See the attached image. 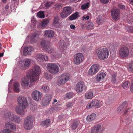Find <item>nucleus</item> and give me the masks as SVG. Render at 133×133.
<instances>
[{
	"label": "nucleus",
	"instance_id": "nucleus-63",
	"mask_svg": "<svg viewBox=\"0 0 133 133\" xmlns=\"http://www.w3.org/2000/svg\"><path fill=\"white\" fill-rule=\"evenodd\" d=\"M130 3L133 5V0H129Z\"/></svg>",
	"mask_w": 133,
	"mask_h": 133
},
{
	"label": "nucleus",
	"instance_id": "nucleus-38",
	"mask_svg": "<svg viewBox=\"0 0 133 133\" xmlns=\"http://www.w3.org/2000/svg\"><path fill=\"white\" fill-rule=\"evenodd\" d=\"M96 22L99 25H101L103 21L102 17L101 16H99L97 18Z\"/></svg>",
	"mask_w": 133,
	"mask_h": 133
},
{
	"label": "nucleus",
	"instance_id": "nucleus-1",
	"mask_svg": "<svg viewBox=\"0 0 133 133\" xmlns=\"http://www.w3.org/2000/svg\"><path fill=\"white\" fill-rule=\"evenodd\" d=\"M41 72L40 67L38 66L35 65L33 66L31 69L29 70L27 72L28 76L30 75L32 82H36L39 79V76Z\"/></svg>",
	"mask_w": 133,
	"mask_h": 133
},
{
	"label": "nucleus",
	"instance_id": "nucleus-18",
	"mask_svg": "<svg viewBox=\"0 0 133 133\" xmlns=\"http://www.w3.org/2000/svg\"><path fill=\"white\" fill-rule=\"evenodd\" d=\"M51 99V96L50 94H46L44 97L42 104L44 106L48 105Z\"/></svg>",
	"mask_w": 133,
	"mask_h": 133
},
{
	"label": "nucleus",
	"instance_id": "nucleus-32",
	"mask_svg": "<svg viewBox=\"0 0 133 133\" xmlns=\"http://www.w3.org/2000/svg\"><path fill=\"white\" fill-rule=\"evenodd\" d=\"M96 115L94 114H92L88 116L87 118V121L89 122H91L94 120L96 117Z\"/></svg>",
	"mask_w": 133,
	"mask_h": 133
},
{
	"label": "nucleus",
	"instance_id": "nucleus-2",
	"mask_svg": "<svg viewBox=\"0 0 133 133\" xmlns=\"http://www.w3.org/2000/svg\"><path fill=\"white\" fill-rule=\"evenodd\" d=\"M95 51L98 58L100 60L105 59L107 58L109 56V50L106 48L98 49L95 50Z\"/></svg>",
	"mask_w": 133,
	"mask_h": 133
},
{
	"label": "nucleus",
	"instance_id": "nucleus-45",
	"mask_svg": "<svg viewBox=\"0 0 133 133\" xmlns=\"http://www.w3.org/2000/svg\"><path fill=\"white\" fill-rule=\"evenodd\" d=\"M68 15L63 10L60 14L61 17L62 18H64L67 17Z\"/></svg>",
	"mask_w": 133,
	"mask_h": 133
},
{
	"label": "nucleus",
	"instance_id": "nucleus-28",
	"mask_svg": "<svg viewBox=\"0 0 133 133\" xmlns=\"http://www.w3.org/2000/svg\"><path fill=\"white\" fill-rule=\"evenodd\" d=\"M85 97L87 99H91L94 97V94L92 92L90 91L86 92L85 94Z\"/></svg>",
	"mask_w": 133,
	"mask_h": 133
},
{
	"label": "nucleus",
	"instance_id": "nucleus-22",
	"mask_svg": "<svg viewBox=\"0 0 133 133\" xmlns=\"http://www.w3.org/2000/svg\"><path fill=\"white\" fill-rule=\"evenodd\" d=\"M24 107L21 105L17 106L15 108V111L18 114L20 115H23L24 114Z\"/></svg>",
	"mask_w": 133,
	"mask_h": 133
},
{
	"label": "nucleus",
	"instance_id": "nucleus-47",
	"mask_svg": "<svg viewBox=\"0 0 133 133\" xmlns=\"http://www.w3.org/2000/svg\"><path fill=\"white\" fill-rule=\"evenodd\" d=\"M59 18L58 17H55L54 18V21L53 22V24L56 26V25L58 24L59 22Z\"/></svg>",
	"mask_w": 133,
	"mask_h": 133
},
{
	"label": "nucleus",
	"instance_id": "nucleus-57",
	"mask_svg": "<svg viewBox=\"0 0 133 133\" xmlns=\"http://www.w3.org/2000/svg\"><path fill=\"white\" fill-rule=\"evenodd\" d=\"M100 1L103 3H107L109 2V0H100Z\"/></svg>",
	"mask_w": 133,
	"mask_h": 133
},
{
	"label": "nucleus",
	"instance_id": "nucleus-59",
	"mask_svg": "<svg viewBox=\"0 0 133 133\" xmlns=\"http://www.w3.org/2000/svg\"><path fill=\"white\" fill-rule=\"evenodd\" d=\"M70 28L72 29H74L75 27V26L73 24L70 25Z\"/></svg>",
	"mask_w": 133,
	"mask_h": 133
},
{
	"label": "nucleus",
	"instance_id": "nucleus-24",
	"mask_svg": "<svg viewBox=\"0 0 133 133\" xmlns=\"http://www.w3.org/2000/svg\"><path fill=\"white\" fill-rule=\"evenodd\" d=\"M127 102L125 101L122 103L117 109V111L118 112L120 113L122 112L124 108L127 107Z\"/></svg>",
	"mask_w": 133,
	"mask_h": 133
},
{
	"label": "nucleus",
	"instance_id": "nucleus-53",
	"mask_svg": "<svg viewBox=\"0 0 133 133\" xmlns=\"http://www.w3.org/2000/svg\"><path fill=\"white\" fill-rule=\"evenodd\" d=\"M132 121L131 117H130L129 118H128L126 120V122L127 124H129Z\"/></svg>",
	"mask_w": 133,
	"mask_h": 133
},
{
	"label": "nucleus",
	"instance_id": "nucleus-3",
	"mask_svg": "<svg viewBox=\"0 0 133 133\" xmlns=\"http://www.w3.org/2000/svg\"><path fill=\"white\" fill-rule=\"evenodd\" d=\"M5 117L6 122H9L8 121H12L16 123H19L20 122L21 120L19 117L13 114H11L10 112L7 113Z\"/></svg>",
	"mask_w": 133,
	"mask_h": 133
},
{
	"label": "nucleus",
	"instance_id": "nucleus-39",
	"mask_svg": "<svg viewBox=\"0 0 133 133\" xmlns=\"http://www.w3.org/2000/svg\"><path fill=\"white\" fill-rule=\"evenodd\" d=\"M78 123L77 121L74 122L71 125V128L72 129L75 130L78 127Z\"/></svg>",
	"mask_w": 133,
	"mask_h": 133
},
{
	"label": "nucleus",
	"instance_id": "nucleus-6",
	"mask_svg": "<svg viewBox=\"0 0 133 133\" xmlns=\"http://www.w3.org/2000/svg\"><path fill=\"white\" fill-rule=\"evenodd\" d=\"M30 99H31V98L29 97H25L24 96H19L17 98V101L19 105L26 108L28 105L27 100Z\"/></svg>",
	"mask_w": 133,
	"mask_h": 133
},
{
	"label": "nucleus",
	"instance_id": "nucleus-43",
	"mask_svg": "<svg viewBox=\"0 0 133 133\" xmlns=\"http://www.w3.org/2000/svg\"><path fill=\"white\" fill-rule=\"evenodd\" d=\"M44 76L45 78L47 79H50L52 78L51 75L50 74L47 72L44 73Z\"/></svg>",
	"mask_w": 133,
	"mask_h": 133
},
{
	"label": "nucleus",
	"instance_id": "nucleus-21",
	"mask_svg": "<svg viewBox=\"0 0 133 133\" xmlns=\"http://www.w3.org/2000/svg\"><path fill=\"white\" fill-rule=\"evenodd\" d=\"M106 74L105 73L103 72L98 73L96 77V81L98 82H100L101 80H103L106 76Z\"/></svg>",
	"mask_w": 133,
	"mask_h": 133
},
{
	"label": "nucleus",
	"instance_id": "nucleus-27",
	"mask_svg": "<svg viewBox=\"0 0 133 133\" xmlns=\"http://www.w3.org/2000/svg\"><path fill=\"white\" fill-rule=\"evenodd\" d=\"M33 48L32 47H26L24 49L23 51V53L24 55H26V54L30 55L33 50Z\"/></svg>",
	"mask_w": 133,
	"mask_h": 133
},
{
	"label": "nucleus",
	"instance_id": "nucleus-42",
	"mask_svg": "<svg viewBox=\"0 0 133 133\" xmlns=\"http://www.w3.org/2000/svg\"><path fill=\"white\" fill-rule=\"evenodd\" d=\"M94 25L91 22H89L87 24V28L88 29H92L94 28Z\"/></svg>",
	"mask_w": 133,
	"mask_h": 133
},
{
	"label": "nucleus",
	"instance_id": "nucleus-7",
	"mask_svg": "<svg viewBox=\"0 0 133 133\" xmlns=\"http://www.w3.org/2000/svg\"><path fill=\"white\" fill-rule=\"evenodd\" d=\"M70 79V75L68 73H65L61 75L59 77L58 82V84L61 85L65 84Z\"/></svg>",
	"mask_w": 133,
	"mask_h": 133
},
{
	"label": "nucleus",
	"instance_id": "nucleus-31",
	"mask_svg": "<svg viewBox=\"0 0 133 133\" xmlns=\"http://www.w3.org/2000/svg\"><path fill=\"white\" fill-rule=\"evenodd\" d=\"M39 35L37 33H35L30 38V40L31 43L35 42L37 39L39 37Z\"/></svg>",
	"mask_w": 133,
	"mask_h": 133
},
{
	"label": "nucleus",
	"instance_id": "nucleus-11",
	"mask_svg": "<svg viewBox=\"0 0 133 133\" xmlns=\"http://www.w3.org/2000/svg\"><path fill=\"white\" fill-rule=\"evenodd\" d=\"M41 45L43 49L49 53H52L54 52L53 49L51 48L49 46L48 44L45 41L42 40L41 42Z\"/></svg>",
	"mask_w": 133,
	"mask_h": 133
},
{
	"label": "nucleus",
	"instance_id": "nucleus-26",
	"mask_svg": "<svg viewBox=\"0 0 133 133\" xmlns=\"http://www.w3.org/2000/svg\"><path fill=\"white\" fill-rule=\"evenodd\" d=\"M59 46L61 51L63 52V50L66 49V46L64 41H60L59 42Z\"/></svg>",
	"mask_w": 133,
	"mask_h": 133
},
{
	"label": "nucleus",
	"instance_id": "nucleus-60",
	"mask_svg": "<svg viewBox=\"0 0 133 133\" xmlns=\"http://www.w3.org/2000/svg\"><path fill=\"white\" fill-rule=\"evenodd\" d=\"M130 90L131 92H133V82L132 83L130 87Z\"/></svg>",
	"mask_w": 133,
	"mask_h": 133
},
{
	"label": "nucleus",
	"instance_id": "nucleus-62",
	"mask_svg": "<svg viewBox=\"0 0 133 133\" xmlns=\"http://www.w3.org/2000/svg\"><path fill=\"white\" fill-rule=\"evenodd\" d=\"M11 88V87L9 85L8 86V91L9 92L10 91Z\"/></svg>",
	"mask_w": 133,
	"mask_h": 133
},
{
	"label": "nucleus",
	"instance_id": "nucleus-13",
	"mask_svg": "<svg viewBox=\"0 0 133 133\" xmlns=\"http://www.w3.org/2000/svg\"><path fill=\"white\" fill-rule=\"evenodd\" d=\"M99 69V66L98 64H93L91 66L88 72V74L89 75L95 74L98 71Z\"/></svg>",
	"mask_w": 133,
	"mask_h": 133
},
{
	"label": "nucleus",
	"instance_id": "nucleus-34",
	"mask_svg": "<svg viewBox=\"0 0 133 133\" xmlns=\"http://www.w3.org/2000/svg\"><path fill=\"white\" fill-rule=\"evenodd\" d=\"M63 10L69 16L72 12L71 8L70 7L66 6L64 8Z\"/></svg>",
	"mask_w": 133,
	"mask_h": 133
},
{
	"label": "nucleus",
	"instance_id": "nucleus-61",
	"mask_svg": "<svg viewBox=\"0 0 133 133\" xmlns=\"http://www.w3.org/2000/svg\"><path fill=\"white\" fill-rule=\"evenodd\" d=\"M128 110H129V111L130 110H129V108L128 109H126L125 110V111H124V115L126 114L127 113V112L128 111Z\"/></svg>",
	"mask_w": 133,
	"mask_h": 133
},
{
	"label": "nucleus",
	"instance_id": "nucleus-35",
	"mask_svg": "<svg viewBox=\"0 0 133 133\" xmlns=\"http://www.w3.org/2000/svg\"><path fill=\"white\" fill-rule=\"evenodd\" d=\"M37 17L39 18H44L45 17L44 12V11H39L37 13Z\"/></svg>",
	"mask_w": 133,
	"mask_h": 133
},
{
	"label": "nucleus",
	"instance_id": "nucleus-37",
	"mask_svg": "<svg viewBox=\"0 0 133 133\" xmlns=\"http://www.w3.org/2000/svg\"><path fill=\"white\" fill-rule=\"evenodd\" d=\"M41 90L43 92H47L49 90V87L45 85H43L41 87Z\"/></svg>",
	"mask_w": 133,
	"mask_h": 133
},
{
	"label": "nucleus",
	"instance_id": "nucleus-54",
	"mask_svg": "<svg viewBox=\"0 0 133 133\" xmlns=\"http://www.w3.org/2000/svg\"><path fill=\"white\" fill-rule=\"evenodd\" d=\"M115 76V75H112L111 82L112 83H115L116 81Z\"/></svg>",
	"mask_w": 133,
	"mask_h": 133
},
{
	"label": "nucleus",
	"instance_id": "nucleus-4",
	"mask_svg": "<svg viewBox=\"0 0 133 133\" xmlns=\"http://www.w3.org/2000/svg\"><path fill=\"white\" fill-rule=\"evenodd\" d=\"M5 129L1 131L0 133H11L16 130V126L9 122H6L5 125Z\"/></svg>",
	"mask_w": 133,
	"mask_h": 133
},
{
	"label": "nucleus",
	"instance_id": "nucleus-55",
	"mask_svg": "<svg viewBox=\"0 0 133 133\" xmlns=\"http://www.w3.org/2000/svg\"><path fill=\"white\" fill-rule=\"evenodd\" d=\"M31 22L33 23V25L34 27H35L36 26V21L35 19L34 18H32L31 19Z\"/></svg>",
	"mask_w": 133,
	"mask_h": 133
},
{
	"label": "nucleus",
	"instance_id": "nucleus-49",
	"mask_svg": "<svg viewBox=\"0 0 133 133\" xmlns=\"http://www.w3.org/2000/svg\"><path fill=\"white\" fill-rule=\"evenodd\" d=\"M73 94L72 92L68 93L66 94V97L67 98L70 99L73 96Z\"/></svg>",
	"mask_w": 133,
	"mask_h": 133
},
{
	"label": "nucleus",
	"instance_id": "nucleus-50",
	"mask_svg": "<svg viewBox=\"0 0 133 133\" xmlns=\"http://www.w3.org/2000/svg\"><path fill=\"white\" fill-rule=\"evenodd\" d=\"M53 2H46L45 4V6L46 8H48L51 6L52 4L53 3Z\"/></svg>",
	"mask_w": 133,
	"mask_h": 133
},
{
	"label": "nucleus",
	"instance_id": "nucleus-19",
	"mask_svg": "<svg viewBox=\"0 0 133 133\" xmlns=\"http://www.w3.org/2000/svg\"><path fill=\"white\" fill-rule=\"evenodd\" d=\"M55 35L54 31L52 30H46L44 32V35L46 37L52 38Z\"/></svg>",
	"mask_w": 133,
	"mask_h": 133
},
{
	"label": "nucleus",
	"instance_id": "nucleus-41",
	"mask_svg": "<svg viewBox=\"0 0 133 133\" xmlns=\"http://www.w3.org/2000/svg\"><path fill=\"white\" fill-rule=\"evenodd\" d=\"M89 5V3L87 2L82 5L81 6V8L83 10H85L88 8Z\"/></svg>",
	"mask_w": 133,
	"mask_h": 133
},
{
	"label": "nucleus",
	"instance_id": "nucleus-36",
	"mask_svg": "<svg viewBox=\"0 0 133 133\" xmlns=\"http://www.w3.org/2000/svg\"><path fill=\"white\" fill-rule=\"evenodd\" d=\"M49 23V20L48 19H44L41 23V26L42 27L46 26Z\"/></svg>",
	"mask_w": 133,
	"mask_h": 133
},
{
	"label": "nucleus",
	"instance_id": "nucleus-9",
	"mask_svg": "<svg viewBox=\"0 0 133 133\" xmlns=\"http://www.w3.org/2000/svg\"><path fill=\"white\" fill-rule=\"evenodd\" d=\"M130 54L129 49L126 47L121 48L119 51V54L120 57L122 59L127 58Z\"/></svg>",
	"mask_w": 133,
	"mask_h": 133
},
{
	"label": "nucleus",
	"instance_id": "nucleus-20",
	"mask_svg": "<svg viewBox=\"0 0 133 133\" xmlns=\"http://www.w3.org/2000/svg\"><path fill=\"white\" fill-rule=\"evenodd\" d=\"M85 85L82 82H79L76 86V90L77 93H79L83 91V88Z\"/></svg>",
	"mask_w": 133,
	"mask_h": 133
},
{
	"label": "nucleus",
	"instance_id": "nucleus-30",
	"mask_svg": "<svg viewBox=\"0 0 133 133\" xmlns=\"http://www.w3.org/2000/svg\"><path fill=\"white\" fill-rule=\"evenodd\" d=\"M14 90L15 92H18L19 91V84L17 82H15L13 85Z\"/></svg>",
	"mask_w": 133,
	"mask_h": 133
},
{
	"label": "nucleus",
	"instance_id": "nucleus-16",
	"mask_svg": "<svg viewBox=\"0 0 133 133\" xmlns=\"http://www.w3.org/2000/svg\"><path fill=\"white\" fill-rule=\"evenodd\" d=\"M84 59V56L81 53H79L76 54L74 58L75 63L78 65L82 62Z\"/></svg>",
	"mask_w": 133,
	"mask_h": 133
},
{
	"label": "nucleus",
	"instance_id": "nucleus-33",
	"mask_svg": "<svg viewBox=\"0 0 133 133\" xmlns=\"http://www.w3.org/2000/svg\"><path fill=\"white\" fill-rule=\"evenodd\" d=\"M79 15V13L78 12H76L70 16L69 18L71 20H74L78 18Z\"/></svg>",
	"mask_w": 133,
	"mask_h": 133
},
{
	"label": "nucleus",
	"instance_id": "nucleus-10",
	"mask_svg": "<svg viewBox=\"0 0 133 133\" xmlns=\"http://www.w3.org/2000/svg\"><path fill=\"white\" fill-rule=\"evenodd\" d=\"M32 117L31 116H28L25 118L24 123V127L25 129L29 130L32 128Z\"/></svg>",
	"mask_w": 133,
	"mask_h": 133
},
{
	"label": "nucleus",
	"instance_id": "nucleus-25",
	"mask_svg": "<svg viewBox=\"0 0 133 133\" xmlns=\"http://www.w3.org/2000/svg\"><path fill=\"white\" fill-rule=\"evenodd\" d=\"M91 104L92 106L95 107L97 108H99L101 105L99 101L96 99L92 100L91 101Z\"/></svg>",
	"mask_w": 133,
	"mask_h": 133
},
{
	"label": "nucleus",
	"instance_id": "nucleus-56",
	"mask_svg": "<svg viewBox=\"0 0 133 133\" xmlns=\"http://www.w3.org/2000/svg\"><path fill=\"white\" fill-rule=\"evenodd\" d=\"M92 107L93 106H92L91 102V103L88 104L86 106V108L87 109H89L90 108H92Z\"/></svg>",
	"mask_w": 133,
	"mask_h": 133
},
{
	"label": "nucleus",
	"instance_id": "nucleus-40",
	"mask_svg": "<svg viewBox=\"0 0 133 133\" xmlns=\"http://www.w3.org/2000/svg\"><path fill=\"white\" fill-rule=\"evenodd\" d=\"M90 16V14H85L83 16L82 20V21H85L86 20H88L89 19Z\"/></svg>",
	"mask_w": 133,
	"mask_h": 133
},
{
	"label": "nucleus",
	"instance_id": "nucleus-29",
	"mask_svg": "<svg viewBox=\"0 0 133 133\" xmlns=\"http://www.w3.org/2000/svg\"><path fill=\"white\" fill-rule=\"evenodd\" d=\"M50 121L49 119H46L42 122L41 124V126L44 128L49 126L50 124Z\"/></svg>",
	"mask_w": 133,
	"mask_h": 133
},
{
	"label": "nucleus",
	"instance_id": "nucleus-12",
	"mask_svg": "<svg viewBox=\"0 0 133 133\" xmlns=\"http://www.w3.org/2000/svg\"><path fill=\"white\" fill-rule=\"evenodd\" d=\"M31 63V60L29 59H25L20 63L19 67L21 69L26 70L28 68Z\"/></svg>",
	"mask_w": 133,
	"mask_h": 133
},
{
	"label": "nucleus",
	"instance_id": "nucleus-15",
	"mask_svg": "<svg viewBox=\"0 0 133 133\" xmlns=\"http://www.w3.org/2000/svg\"><path fill=\"white\" fill-rule=\"evenodd\" d=\"M31 96L34 100L36 101H38L41 99L42 94L39 91L35 90L32 93Z\"/></svg>",
	"mask_w": 133,
	"mask_h": 133
},
{
	"label": "nucleus",
	"instance_id": "nucleus-14",
	"mask_svg": "<svg viewBox=\"0 0 133 133\" xmlns=\"http://www.w3.org/2000/svg\"><path fill=\"white\" fill-rule=\"evenodd\" d=\"M35 59L39 62H43L44 61H48L49 58L46 55L41 54H37L35 56Z\"/></svg>",
	"mask_w": 133,
	"mask_h": 133
},
{
	"label": "nucleus",
	"instance_id": "nucleus-58",
	"mask_svg": "<svg viewBox=\"0 0 133 133\" xmlns=\"http://www.w3.org/2000/svg\"><path fill=\"white\" fill-rule=\"evenodd\" d=\"M119 8L122 9H125V6L122 5L121 4H119L118 5Z\"/></svg>",
	"mask_w": 133,
	"mask_h": 133
},
{
	"label": "nucleus",
	"instance_id": "nucleus-17",
	"mask_svg": "<svg viewBox=\"0 0 133 133\" xmlns=\"http://www.w3.org/2000/svg\"><path fill=\"white\" fill-rule=\"evenodd\" d=\"M120 11L117 8L113 9L111 11V15L112 18L115 21L118 20L119 18Z\"/></svg>",
	"mask_w": 133,
	"mask_h": 133
},
{
	"label": "nucleus",
	"instance_id": "nucleus-46",
	"mask_svg": "<svg viewBox=\"0 0 133 133\" xmlns=\"http://www.w3.org/2000/svg\"><path fill=\"white\" fill-rule=\"evenodd\" d=\"M128 69L130 71H133V62L130 63L128 66Z\"/></svg>",
	"mask_w": 133,
	"mask_h": 133
},
{
	"label": "nucleus",
	"instance_id": "nucleus-52",
	"mask_svg": "<svg viewBox=\"0 0 133 133\" xmlns=\"http://www.w3.org/2000/svg\"><path fill=\"white\" fill-rule=\"evenodd\" d=\"M37 105L36 104H35L33 105L31 108V109L35 111L37 110Z\"/></svg>",
	"mask_w": 133,
	"mask_h": 133
},
{
	"label": "nucleus",
	"instance_id": "nucleus-8",
	"mask_svg": "<svg viewBox=\"0 0 133 133\" xmlns=\"http://www.w3.org/2000/svg\"><path fill=\"white\" fill-rule=\"evenodd\" d=\"M31 77L30 75H29V77L28 76L27 73L26 76L24 77L22 79L21 82V85L24 88H28L30 86V79L31 80ZM32 81L31 80H30Z\"/></svg>",
	"mask_w": 133,
	"mask_h": 133
},
{
	"label": "nucleus",
	"instance_id": "nucleus-51",
	"mask_svg": "<svg viewBox=\"0 0 133 133\" xmlns=\"http://www.w3.org/2000/svg\"><path fill=\"white\" fill-rule=\"evenodd\" d=\"M73 105V103L71 102H68L66 103V106L67 108H71Z\"/></svg>",
	"mask_w": 133,
	"mask_h": 133
},
{
	"label": "nucleus",
	"instance_id": "nucleus-5",
	"mask_svg": "<svg viewBox=\"0 0 133 133\" xmlns=\"http://www.w3.org/2000/svg\"><path fill=\"white\" fill-rule=\"evenodd\" d=\"M46 68L48 71L53 74H57L59 70L58 66L55 63H48L47 65Z\"/></svg>",
	"mask_w": 133,
	"mask_h": 133
},
{
	"label": "nucleus",
	"instance_id": "nucleus-64",
	"mask_svg": "<svg viewBox=\"0 0 133 133\" xmlns=\"http://www.w3.org/2000/svg\"><path fill=\"white\" fill-rule=\"evenodd\" d=\"M9 6L8 5H6L5 7V8L6 9H8L9 8Z\"/></svg>",
	"mask_w": 133,
	"mask_h": 133
},
{
	"label": "nucleus",
	"instance_id": "nucleus-44",
	"mask_svg": "<svg viewBox=\"0 0 133 133\" xmlns=\"http://www.w3.org/2000/svg\"><path fill=\"white\" fill-rule=\"evenodd\" d=\"M129 84V82L128 81L125 82L123 83L122 87L123 88L126 89L128 87Z\"/></svg>",
	"mask_w": 133,
	"mask_h": 133
},
{
	"label": "nucleus",
	"instance_id": "nucleus-48",
	"mask_svg": "<svg viewBox=\"0 0 133 133\" xmlns=\"http://www.w3.org/2000/svg\"><path fill=\"white\" fill-rule=\"evenodd\" d=\"M62 5L61 3H57L54 5V8L57 9H59L62 7Z\"/></svg>",
	"mask_w": 133,
	"mask_h": 133
},
{
	"label": "nucleus",
	"instance_id": "nucleus-23",
	"mask_svg": "<svg viewBox=\"0 0 133 133\" xmlns=\"http://www.w3.org/2000/svg\"><path fill=\"white\" fill-rule=\"evenodd\" d=\"M101 128V125L99 124H97L91 128V133H98Z\"/></svg>",
	"mask_w": 133,
	"mask_h": 133
}]
</instances>
